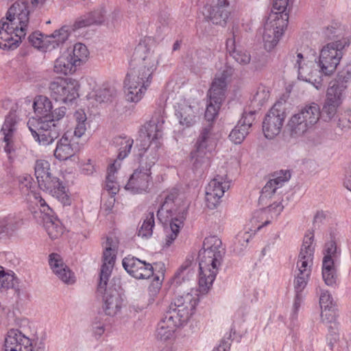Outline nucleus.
Listing matches in <instances>:
<instances>
[{"instance_id":"nucleus-1","label":"nucleus","mask_w":351,"mask_h":351,"mask_svg":"<svg viewBox=\"0 0 351 351\" xmlns=\"http://www.w3.org/2000/svg\"><path fill=\"white\" fill-rule=\"evenodd\" d=\"M45 1H16L9 8L6 18L0 21L1 49L12 50L19 46L26 35L30 10L41 8Z\"/></svg>"},{"instance_id":"nucleus-2","label":"nucleus","mask_w":351,"mask_h":351,"mask_svg":"<svg viewBox=\"0 0 351 351\" xmlns=\"http://www.w3.org/2000/svg\"><path fill=\"white\" fill-rule=\"evenodd\" d=\"M103 246V265L97 291L101 293L104 292L103 309L105 313L109 316H114L121 311L122 299L115 289H107L106 285L115 263L118 240L115 237H108Z\"/></svg>"},{"instance_id":"nucleus-3","label":"nucleus","mask_w":351,"mask_h":351,"mask_svg":"<svg viewBox=\"0 0 351 351\" xmlns=\"http://www.w3.org/2000/svg\"><path fill=\"white\" fill-rule=\"evenodd\" d=\"M223 247L221 239L217 236L206 237L204 248L199 252V291L206 293L211 287L221 264Z\"/></svg>"},{"instance_id":"nucleus-4","label":"nucleus","mask_w":351,"mask_h":351,"mask_svg":"<svg viewBox=\"0 0 351 351\" xmlns=\"http://www.w3.org/2000/svg\"><path fill=\"white\" fill-rule=\"evenodd\" d=\"M188 204L178 198L176 191L168 194L158 210V220L167 226L165 245L169 247L177 238L187 213Z\"/></svg>"},{"instance_id":"nucleus-5","label":"nucleus","mask_w":351,"mask_h":351,"mask_svg":"<svg viewBox=\"0 0 351 351\" xmlns=\"http://www.w3.org/2000/svg\"><path fill=\"white\" fill-rule=\"evenodd\" d=\"M321 113L318 104L311 102L304 105L289 118L286 125V133L291 138L303 136L315 128L320 119Z\"/></svg>"},{"instance_id":"nucleus-6","label":"nucleus","mask_w":351,"mask_h":351,"mask_svg":"<svg viewBox=\"0 0 351 351\" xmlns=\"http://www.w3.org/2000/svg\"><path fill=\"white\" fill-rule=\"evenodd\" d=\"M313 234L309 232L306 234L298 256L297 270L294 287L297 293L294 303L295 308L299 306L301 296L299 294L306 287L311 274V267L313 263L314 247H313Z\"/></svg>"},{"instance_id":"nucleus-7","label":"nucleus","mask_w":351,"mask_h":351,"mask_svg":"<svg viewBox=\"0 0 351 351\" xmlns=\"http://www.w3.org/2000/svg\"><path fill=\"white\" fill-rule=\"evenodd\" d=\"M34 171L38 184L40 189L50 193L64 205H71V199L69 195L68 190L62 184L58 178L52 176L50 164L48 161L37 160Z\"/></svg>"},{"instance_id":"nucleus-8","label":"nucleus","mask_w":351,"mask_h":351,"mask_svg":"<svg viewBox=\"0 0 351 351\" xmlns=\"http://www.w3.org/2000/svg\"><path fill=\"white\" fill-rule=\"evenodd\" d=\"M75 126L74 131L67 130L58 141L54 150V156L59 160H66L73 156L77 151V142L86 130V114L82 110H77L74 114Z\"/></svg>"},{"instance_id":"nucleus-9","label":"nucleus","mask_w":351,"mask_h":351,"mask_svg":"<svg viewBox=\"0 0 351 351\" xmlns=\"http://www.w3.org/2000/svg\"><path fill=\"white\" fill-rule=\"evenodd\" d=\"M233 69L225 66L216 75L208 93L209 101L205 112V119L208 122L213 121L218 114L222 101L225 98L227 80L233 74Z\"/></svg>"},{"instance_id":"nucleus-10","label":"nucleus","mask_w":351,"mask_h":351,"mask_svg":"<svg viewBox=\"0 0 351 351\" xmlns=\"http://www.w3.org/2000/svg\"><path fill=\"white\" fill-rule=\"evenodd\" d=\"M159 56L145 44L140 43L135 48L130 62V72L152 82V75L158 64Z\"/></svg>"},{"instance_id":"nucleus-11","label":"nucleus","mask_w":351,"mask_h":351,"mask_svg":"<svg viewBox=\"0 0 351 351\" xmlns=\"http://www.w3.org/2000/svg\"><path fill=\"white\" fill-rule=\"evenodd\" d=\"M197 302L198 295L196 291L191 289L186 292L178 290L166 314L174 319L176 322L184 325L193 314Z\"/></svg>"},{"instance_id":"nucleus-12","label":"nucleus","mask_w":351,"mask_h":351,"mask_svg":"<svg viewBox=\"0 0 351 351\" xmlns=\"http://www.w3.org/2000/svg\"><path fill=\"white\" fill-rule=\"evenodd\" d=\"M350 42L343 38L325 45L319 51L318 66L325 75H331L337 69Z\"/></svg>"},{"instance_id":"nucleus-13","label":"nucleus","mask_w":351,"mask_h":351,"mask_svg":"<svg viewBox=\"0 0 351 351\" xmlns=\"http://www.w3.org/2000/svg\"><path fill=\"white\" fill-rule=\"evenodd\" d=\"M287 14H270L262 32L263 46L266 51H272L278 45L288 23Z\"/></svg>"},{"instance_id":"nucleus-14","label":"nucleus","mask_w":351,"mask_h":351,"mask_svg":"<svg viewBox=\"0 0 351 351\" xmlns=\"http://www.w3.org/2000/svg\"><path fill=\"white\" fill-rule=\"evenodd\" d=\"M27 126L41 145L52 143L60 135V128L54 123V119H47V117L32 118L29 119Z\"/></svg>"},{"instance_id":"nucleus-15","label":"nucleus","mask_w":351,"mask_h":351,"mask_svg":"<svg viewBox=\"0 0 351 351\" xmlns=\"http://www.w3.org/2000/svg\"><path fill=\"white\" fill-rule=\"evenodd\" d=\"M215 145V139L211 132V126L203 129L198 141L196 148L191 153V162L194 170H203L210 165V156L208 147Z\"/></svg>"},{"instance_id":"nucleus-16","label":"nucleus","mask_w":351,"mask_h":351,"mask_svg":"<svg viewBox=\"0 0 351 351\" xmlns=\"http://www.w3.org/2000/svg\"><path fill=\"white\" fill-rule=\"evenodd\" d=\"M79 84L71 78L58 77L49 86L50 95L56 101L71 102L78 97Z\"/></svg>"},{"instance_id":"nucleus-17","label":"nucleus","mask_w":351,"mask_h":351,"mask_svg":"<svg viewBox=\"0 0 351 351\" xmlns=\"http://www.w3.org/2000/svg\"><path fill=\"white\" fill-rule=\"evenodd\" d=\"M69 36V28L64 26L50 35L44 36L40 33L34 32L28 39L34 47L50 51L62 45L68 39Z\"/></svg>"},{"instance_id":"nucleus-18","label":"nucleus","mask_w":351,"mask_h":351,"mask_svg":"<svg viewBox=\"0 0 351 351\" xmlns=\"http://www.w3.org/2000/svg\"><path fill=\"white\" fill-rule=\"evenodd\" d=\"M285 119V112L281 102H276L267 113L263 130L267 138L272 139L280 134Z\"/></svg>"},{"instance_id":"nucleus-19","label":"nucleus","mask_w":351,"mask_h":351,"mask_svg":"<svg viewBox=\"0 0 351 351\" xmlns=\"http://www.w3.org/2000/svg\"><path fill=\"white\" fill-rule=\"evenodd\" d=\"M19 190L25 200L31 206H36L40 210H49V205L40 195V193L34 191L36 184L33 178L28 174L18 178Z\"/></svg>"},{"instance_id":"nucleus-20","label":"nucleus","mask_w":351,"mask_h":351,"mask_svg":"<svg viewBox=\"0 0 351 351\" xmlns=\"http://www.w3.org/2000/svg\"><path fill=\"white\" fill-rule=\"evenodd\" d=\"M282 209L283 206L281 203L274 202L265 208L255 211L249 221L251 226L247 229L252 232H256L276 219Z\"/></svg>"},{"instance_id":"nucleus-21","label":"nucleus","mask_w":351,"mask_h":351,"mask_svg":"<svg viewBox=\"0 0 351 351\" xmlns=\"http://www.w3.org/2000/svg\"><path fill=\"white\" fill-rule=\"evenodd\" d=\"M150 84V80L129 72L124 82L126 99L130 102H138Z\"/></svg>"},{"instance_id":"nucleus-22","label":"nucleus","mask_w":351,"mask_h":351,"mask_svg":"<svg viewBox=\"0 0 351 351\" xmlns=\"http://www.w3.org/2000/svg\"><path fill=\"white\" fill-rule=\"evenodd\" d=\"M230 187L226 178L217 176L208 183L206 187V205L209 209H215L219 204L224 193Z\"/></svg>"},{"instance_id":"nucleus-23","label":"nucleus","mask_w":351,"mask_h":351,"mask_svg":"<svg viewBox=\"0 0 351 351\" xmlns=\"http://www.w3.org/2000/svg\"><path fill=\"white\" fill-rule=\"evenodd\" d=\"M337 247L336 242L331 240L326 243L324 257L322 264V277L325 283L332 286L336 282L337 271L334 260L337 257Z\"/></svg>"},{"instance_id":"nucleus-24","label":"nucleus","mask_w":351,"mask_h":351,"mask_svg":"<svg viewBox=\"0 0 351 351\" xmlns=\"http://www.w3.org/2000/svg\"><path fill=\"white\" fill-rule=\"evenodd\" d=\"M164 120L161 117L152 119L141 130L140 137L144 146L159 148V139L162 137Z\"/></svg>"},{"instance_id":"nucleus-25","label":"nucleus","mask_w":351,"mask_h":351,"mask_svg":"<svg viewBox=\"0 0 351 351\" xmlns=\"http://www.w3.org/2000/svg\"><path fill=\"white\" fill-rule=\"evenodd\" d=\"M152 184V180L149 168L139 166L131 175L125 188L132 193L138 194L147 192Z\"/></svg>"},{"instance_id":"nucleus-26","label":"nucleus","mask_w":351,"mask_h":351,"mask_svg":"<svg viewBox=\"0 0 351 351\" xmlns=\"http://www.w3.org/2000/svg\"><path fill=\"white\" fill-rule=\"evenodd\" d=\"M230 16V1L215 0L208 8L205 18L213 25L225 27Z\"/></svg>"},{"instance_id":"nucleus-27","label":"nucleus","mask_w":351,"mask_h":351,"mask_svg":"<svg viewBox=\"0 0 351 351\" xmlns=\"http://www.w3.org/2000/svg\"><path fill=\"white\" fill-rule=\"evenodd\" d=\"M199 106L197 102L190 100H183L178 104L176 116L179 123L184 128L193 126L198 119Z\"/></svg>"},{"instance_id":"nucleus-28","label":"nucleus","mask_w":351,"mask_h":351,"mask_svg":"<svg viewBox=\"0 0 351 351\" xmlns=\"http://www.w3.org/2000/svg\"><path fill=\"white\" fill-rule=\"evenodd\" d=\"M123 266L128 274L136 279H147L154 274V267L134 256H128L123 260Z\"/></svg>"},{"instance_id":"nucleus-29","label":"nucleus","mask_w":351,"mask_h":351,"mask_svg":"<svg viewBox=\"0 0 351 351\" xmlns=\"http://www.w3.org/2000/svg\"><path fill=\"white\" fill-rule=\"evenodd\" d=\"M5 351H33L30 339L17 329L10 330L5 337Z\"/></svg>"},{"instance_id":"nucleus-30","label":"nucleus","mask_w":351,"mask_h":351,"mask_svg":"<svg viewBox=\"0 0 351 351\" xmlns=\"http://www.w3.org/2000/svg\"><path fill=\"white\" fill-rule=\"evenodd\" d=\"M271 177L262 189L259 198L261 204L267 203L266 200L271 197L278 189L280 188L285 182L290 179L291 173L288 170H282L279 172H275Z\"/></svg>"},{"instance_id":"nucleus-31","label":"nucleus","mask_w":351,"mask_h":351,"mask_svg":"<svg viewBox=\"0 0 351 351\" xmlns=\"http://www.w3.org/2000/svg\"><path fill=\"white\" fill-rule=\"evenodd\" d=\"M19 123V118L16 112H10L6 116L1 130L3 136V142L5 143L4 150L8 154H10L14 150L12 137L18 128Z\"/></svg>"},{"instance_id":"nucleus-32","label":"nucleus","mask_w":351,"mask_h":351,"mask_svg":"<svg viewBox=\"0 0 351 351\" xmlns=\"http://www.w3.org/2000/svg\"><path fill=\"white\" fill-rule=\"evenodd\" d=\"M182 326L165 313L164 317L158 324L156 330V339L163 343L171 342L175 339L176 329Z\"/></svg>"},{"instance_id":"nucleus-33","label":"nucleus","mask_w":351,"mask_h":351,"mask_svg":"<svg viewBox=\"0 0 351 351\" xmlns=\"http://www.w3.org/2000/svg\"><path fill=\"white\" fill-rule=\"evenodd\" d=\"M49 265L53 271L64 283L73 284L75 281L74 274L63 263L60 256L58 254H52L49 256Z\"/></svg>"},{"instance_id":"nucleus-34","label":"nucleus","mask_w":351,"mask_h":351,"mask_svg":"<svg viewBox=\"0 0 351 351\" xmlns=\"http://www.w3.org/2000/svg\"><path fill=\"white\" fill-rule=\"evenodd\" d=\"M254 120V113L244 114L237 125L229 134L230 140L235 144L241 143L249 133V130Z\"/></svg>"},{"instance_id":"nucleus-35","label":"nucleus","mask_w":351,"mask_h":351,"mask_svg":"<svg viewBox=\"0 0 351 351\" xmlns=\"http://www.w3.org/2000/svg\"><path fill=\"white\" fill-rule=\"evenodd\" d=\"M43 214L44 227L51 239L59 238L64 232L60 221L53 215V210L49 206V210H40Z\"/></svg>"},{"instance_id":"nucleus-36","label":"nucleus","mask_w":351,"mask_h":351,"mask_svg":"<svg viewBox=\"0 0 351 351\" xmlns=\"http://www.w3.org/2000/svg\"><path fill=\"white\" fill-rule=\"evenodd\" d=\"M313 63L311 62L308 64L300 71L299 79L309 82L313 84L316 89L319 90L322 86L323 78L321 69L319 70L313 68Z\"/></svg>"},{"instance_id":"nucleus-37","label":"nucleus","mask_w":351,"mask_h":351,"mask_svg":"<svg viewBox=\"0 0 351 351\" xmlns=\"http://www.w3.org/2000/svg\"><path fill=\"white\" fill-rule=\"evenodd\" d=\"M77 66L73 62L71 53H63L54 62L53 71L57 74L69 75L75 71Z\"/></svg>"},{"instance_id":"nucleus-38","label":"nucleus","mask_w":351,"mask_h":351,"mask_svg":"<svg viewBox=\"0 0 351 351\" xmlns=\"http://www.w3.org/2000/svg\"><path fill=\"white\" fill-rule=\"evenodd\" d=\"M106 11L104 10H95L77 20L74 27L80 29L92 25H100L104 21Z\"/></svg>"},{"instance_id":"nucleus-39","label":"nucleus","mask_w":351,"mask_h":351,"mask_svg":"<svg viewBox=\"0 0 351 351\" xmlns=\"http://www.w3.org/2000/svg\"><path fill=\"white\" fill-rule=\"evenodd\" d=\"M226 45L230 56L239 64L246 65L250 62L251 56L248 51L236 49L234 38H228Z\"/></svg>"},{"instance_id":"nucleus-40","label":"nucleus","mask_w":351,"mask_h":351,"mask_svg":"<svg viewBox=\"0 0 351 351\" xmlns=\"http://www.w3.org/2000/svg\"><path fill=\"white\" fill-rule=\"evenodd\" d=\"M33 108L34 112L41 117L51 118V112L53 108L51 100L44 95H38L34 98Z\"/></svg>"},{"instance_id":"nucleus-41","label":"nucleus","mask_w":351,"mask_h":351,"mask_svg":"<svg viewBox=\"0 0 351 351\" xmlns=\"http://www.w3.org/2000/svg\"><path fill=\"white\" fill-rule=\"evenodd\" d=\"M120 167V164L115 161L108 168L105 189L109 195H115L119 191V185L116 180L115 173Z\"/></svg>"},{"instance_id":"nucleus-42","label":"nucleus","mask_w":351,"mask_h":351,"mask_svg":"<svg viewBox=\"0 0 351 351\" xmlns=\"http://www.w3.org/2000/svg\"><path fill=\"white\" fill-rule=\"evenodd\" d=\"M346 93V86H339L331 82L326 91V99L341 106L345 98Z\"/></svg>"},{"instance_id":"nucleus-43","label":"nucleus","mask_w":351,"mask_h":351,"mask_svg":"<svg viewBox=\"0 0 351 351\" xmlns=\"http://www.w3.org/2000/svg\"><path fill=\"white\" fill-rule=\"evenodd\" d=\"M133 143V139L127 136H119L114 138V144L117 147L119 160H123L130 154Z\"/></svg>"},{"instance_id":"nucleus-44","label":"nucleus","mask_w":351,"mask_h":351,"mask_svg":"<svg viewBox=\"0 0 351 351\" xmlns=\"http://www.w3.org/2000/svg\"><path fill=\"white\" fill-rule=\"evenodd\" d=\"M321 318L322 321L325 324H330L328 326L329 330H332L333 334L332 335L334 336L332 337V339L334 341L336 340L337 337V333L335 330L337 329V326L336 324V318H337V312H336V308H322L321 312Z\"/></svg>"},{"instance_id":"nucleus-45","label":"nucleus","mask_w":351,"mask_h":351,"mask_svg":"<svg viewBox=\"0 0 351 351\" xmlns=\"http://www.w3.org/2000/svg\"><path fill=\"white\" fill-rule=\"evenodd\" d=\"M142 149H145L143 156L141 158L140 166L144 168H149L151 171V168L155 165L158 160L157 149L154 147L144 146L141 145Z\"/></svg>"},{"instance_id":"nucleus-46","label":"nucleus","mask_w":351,"mask_h":351,"mask_svg":"<svg viewBox=\"0 0 351 351\" xmlns=\"http://www.w3.org/2000/svg\"><path fill=\"white\" fill-rule=\"evenodd\" d=\"M71 55L73 62L78 66L87 61L89 56V51L85 45L78 43L74 45L73 54Z\"/></svg>"},{"instance_id":"nucleus-47","label":"nucleus","mask_w":351,"mask_h":351,"mask_svg":"<svg viewBox=\"0 0 351 351\" xmlns=\"http://www.w3.org/2000/svg\"><path fill=\"white\" fill-rule=\"evenodd\" d=\"M21 221L15 215H9L0 218V234L9 233L19 226Z\"/></svg>"},{"instance_id":"nucleus-48","label":"nucleus","mask_w":351,"mask_h":351,"mask_svg":"<svg viewBox=\"0 0 351 351\" xmlns=\"http://www.w3.org/2000/svg\"><path fill=\"white\" fill-rule=\"evenodd\" d=\"M154 225V215L153 212H150L146 216L141 228L138 230V236L142 238L150 237L152 235Z\"/></svg>"},{"instance_id":"nucleus-49","label":"nucleus","mask_w":351,"mask_h":351,"mask_svg":"<svg viewBox=\"0 0 351 351\" xmlns=\"http://www.w3.org/2000/svg\"><path fill=\"white\" fill-rule=\"evenodd\" d=\"M339 106L340 105L332 103L325 99L322 107V113L325 120H331L337 114V109Z\"/></svg>"},{"instance_id":"nucleus-50","label":"nucleus","mask_w":351,"mask_h":351,"mask_svg":"<svg viewBox=\"0 0 351 351\" xmlns=\"http://www.w3.org/2000/svg\"><path fill=\"white\" fill-rule=\"evenodd\" d=\"M351 80V67L348 66L343 68L341 71H340L337 77L332 81V82L346 86V89L347 90L348 84L350 82Z\"/></svg>"},{"instance_id":"nucleus-51","label":"nucleus","mask_w":351,"mask_h":351,"mask_svg":"<svg viewBox=\"0 0 351 351\" xmlns=\"http://www.w3.org/2000/svg\"><path fill=\"white\" fill-rule=\"evenodd\" d=\"M193 261L194 258L193 256H188L176 272V276L184 280L185 274L187 276L193 274V272H192V269L191 267L193 263Z\"/></svg>"},{"instance_id":"nucleus-52","label":"nucleus","mask_w":351,"mask_h":351,"mask_svg":"<svg viewBox=\"0 0 351 351\" xmlns=\"http://www.w3.org/2000/svg\"><path fill=\"white\" fill-rule=\"evenodd\" d=\"M114 88L104 87L100 88L96 91L95 100L99 103L107 102L114 95Z\"/></svg>"},{"instance_id":"nucleus-53","label":"nucleus","mask_w":351,"mask_h":351,"mask_svg":"<svg viewBox=\"0 0 351 351\" xmlns=\"http://www.w3.org/2000/svg\"><path fill=\"white\" fill-rule=\"evenodd\" d=\"M288 57L294 67L298 69L299 77L300 71L305 66V64H308V63H305V59L303 54L298 51L290 53Z\"/></svg>"},{"instance_id":"nucleus-54","label":"nucleus","mask_w":351,"mask_h":351,"mask_svg":"<svg viewBox=\"0 0 351 351\" xmlns=\"http://www.w3.org/2000/svg\"><path fill=\"white\" fill-rule=\"evenodd\" d=\"M14 276L12 273L5 272L3 269L2 274H0V289H9L14 286Z\"/></svg>"},{"instance_id":"nucleus-55","label":"nucleus","mask_w":351,"mask_h":351,"mask_svg":"<svg viewBox=\"0 0 351 351\" xmlns=\"http://www.w3.org/2000/svg\"><path fill=\"white\" fill-rule=\"evenodd\" d=\"M250 223H247L244 228L243 231L239 232L237 236V240L238 242L242 245H245L248 242L252 235L254 234L256 232H252L248 230L247 228L250 227Z\"/></svg>"},{"instance_id":"nucleus-56","label":"nucleus","mask_w":351,"mask_h":351,"mask_svg":"<svg viewBox=\"0 0 351 351\" xmlns=\"http://www.w3.org/2000/svg\"><path fill=\"white\" fill-rule=\"evenodd\" d=\"M338 125L342 129L350 128L351 125V110L348 109L339 114Z\"/></svg>"},{"instance_id":"nucleus-57","label":"nucleus","mask_w":351,"mask_h":351,"mask_svg":"<svg viewBox=\"0 0 351 351\" xmlns=\"http://www.w3.org/2000/svg\"><path fill=\"white\" fill-rule=\"evenodd\" d=\"M319 305L321 309L335 307L331 295L328 293V291H323L321 293L319 298Z\"/></svg>"},{"instance_id":"nucleus-58","label":"nucleus","mask_w":351,"mask_h":351,"mask_svg":"<svg viewBox=\"0 0 351 351\" xmlns=\"http://www.w3.org/2000/svg\"><path fill=\"white\" fill-rule=\"evenodd\" d=\"M269 90L265 86H261L258 88L254 99L262 104L269 99Z\"/></svg>"},{"instance_id":"nucleus-59","label":"nucleus","mask_w":351,"mask_h":351,"mask_svg":"<svg viewBox=\"0 0 351 351\" xmlns=\"http://www.w3.org/2000/svg\"><path fill=\"white\" fill-rule=\"evenodd\" d=\"M289 4V0H274L273 8L278 12L271 14H287L285 12Z\"/></svg>"},{"instance_id":"nucleus-60","label":"nucleus","mask_w":351,"mask_h":351,"mask_svg":"<svg viewBox=\"0 0 351 351\" xmlns=\"http://www.w3.org/2000/svg\"><path fill=\"white\" fill-rule=\"evenodd\" d=\"M96 165L95 162L91 159H88L82 165V171L86 175H93L96 171Z\"/></svg>"},{"instance_id":"nucleus-61","label":"nucleus","mask_w":351,"mask_h":351,"mask_svg":"<svg viewBox=\"0 0 351 351\" xmlns=\"http://www.w3.org/2000/svg\"><path fill=\"white\" fill-rule=\"evenodd\" d=\"M66 108L64 106H62L58 108H56L53 111H51V118H48V119H54V123L62 119L66 114Z\"/></svg>"},{"instance_id":"nucleus-62","label":"nucleus","mask_w":351,"mask_h":351,"mask_svg":"<svg viewBox=\"0 0 351 351\" xmlns=\"http://www.w3.org/2000/svg\"><path fill=\"white\" fill-rule=\"evenodd\" d=\"M157 20L162 25H167L170 22V14L167 12L161 11L158 13Z\"/></svg>"},{"instance_id":"nucleus-63","label":"nucleus","mask_w":351,"mask_h":351,"mask_svg":"<svg viewBox=\"0 0 351 351\" xmlns=\"http://www.w3.org/2000/svg\"><path fill=\"white\" fill-rule=\"evenodd\" d=\"M110 195V196L106 200V202H105V203L104 204V206H103L105 210L107 211L108 213H110L112 211V210L114 207V203H115L114 195Z\"/></svg>"},{"instance_id":"nucleus-64","label":"nucleus","mask_w":351,"mask_h":351,"mask_svg":"<svg viewBox=\"0 0 351 351\" xmlns=\"http://www.w3.org/2000/svg\"><path fill=\"white\" fill-rule=\"evenodd\" d=\"M230 348V344L228 343V341H222L219 346L214 348L213 351H229Z\"/></svg>"}]
</instances>
